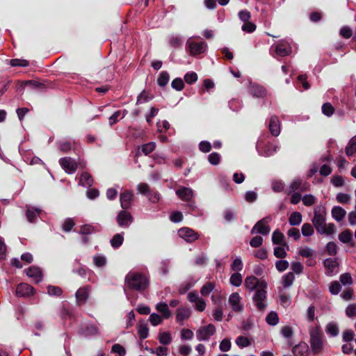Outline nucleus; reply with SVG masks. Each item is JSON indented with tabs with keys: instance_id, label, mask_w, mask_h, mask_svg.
Segmentation results:
<instances>
[{
	"instance_id": "obj_1",
	"label": "nucleus",
	"mask_w": 356,
	"mask_h": 356,
	"mask_svg": "<svg viewBox=\"0 0 356 356\" xmlns=\"http://www.w3.org/2000/svg\"><path fill=\"white\" fill-rule=\"evenodd\" d=\"M326 211L324 207H317L314 211L312 223L320 234L332 235L336 232V226L334 223H325Z\"/></svg>"
},
{
	"instance_id": "obj_2",
	"label": "nucleus",
	"mask_w": 356,
	"mask_h": 356,
	"mask_svg": "<svg viewBox=\"0 0 356 356\" xmlns=\"http://www.w3.org/2000/svg\"><path fill=\"white\" fill-rule=\"evenodd\" d=\"M148 284L147 277L140 273L129 272L125 277V284L131 289L143 291Z\"/></svg>"
},
{
	"instance_id": "obj_3",
	"label": "nucleus",
	"mask_w": 356,
	"mask_h": 356,
	"mask_svg": "<svg viewBox=\"0 0 356 356\" xmlns=\"http://www.w3.org/2000/svg\"><path fill=\"white\" fill-rule=\"evenodd\" d=\"M310 346L314 354L323 352L325 340L323 333L319 326H312L309 328Z\"/></svg>"
},
{
	"instance_id": "obj_4",
	"label": "nucleus",
	"mask_w": 356,
	"mask_h": 356,
	"mask_svg": "<svg viewBox=\"0 0 356 356\" xmlns=\"http://www.w3.org/2000/svg\"><path fill=\"white\" fill-rule=\"evenodd\" d=\"M59 164L65 172L68 174H72L76 172L79 165L84 168L86 164L81 161L76 162L74 159L71 157H63L60 159Z\"/></svg>"
},
{
	"instance_id": "obj_5",
	"label": "nucleus",
	"mask_w": 356,
	"mask_h": 356,
	"mask_svg": "<svg viewBox=\"0 0 356 356\" xmlns=\"http://www.w3.org/2000/svg\"><path fill=\"white\" fill-rule=\"evenodd\" d=\"M272 220L270 216H266L259 220L252 227L251 234H260L262 235H268L270 231L268 226L269 222Z\"/></svg>"
},
{
	"instance_id": "obj_6",
	"label": "nucleus",
	"mask_w": 356,
	"mask_h": 356,
	"mask_svg": "<svg viewBox=\"0 0 356 356\" xmlns=\"http://www.w3.org/2000/svg\"><path fill=\"white\" fill-rule=\"evenodd\" d=\"M244 285L250 291H257L260 288H267L268 286V284L264 280L258 279L253 275L248 276L245 279Z\"/></svg>"
},
{
	"instance_id": "obj_7",
	"label": "nucleus",
	"mask_w": 356,
	"mask_h": 356,
	"mask_svg": "<svg viewBox=\"0 0 356 356\" xmlns=\"http://www.w3.org/2000/svg\"><path fill=\"white\" fill-rule=\"evenodd\" d=\"M267 288H260L255 291L252 300L254 305L258 310H264L266 306Z\"/></svg>"
},
{
	"instance_id": "obj_8",
	"label": "nucleus",
	"mask_w": 356,
	"mask_h": 356,
	"mask_svg": "<svg viewBox=\"0 0 356 356\" xmlns=\"http://www.w3.org/2000/svg\"><path fill=\"white\" fill-rule=\"evenodd\" d=\"M187 49L191 56H197L204 53L207 48V44L204 41H194L188 40L186 42Z\"/></svg>"
},
{
	"instance_id": "obj_9",
	"label": "nucleus",
	"mask_w": 356,
	"mask_h": 356,
	"mask_svg": "<svg viewBox=\"0 0 356 356\" xmlns=\"http://www.w3.org/2000/svg\"><path fill=\"white\" fill-rule=\"evenodd\" d=\"M216 333V327L213 324H209L200 327L196 332L197 339L200 341H208Z\"/></svg>"
},
{
	"instance_id": "obj_10",
	"label": "nucleus",
	"mask_w": 356,
	"mask_h": 356,
	"mask_svg": "<svg viewBox=\"0 0 356 356\" xmlns=\"http://www.w3.org/2000/svg\"><path fill=\"white\" fill-rule=\"evenodd\" d=\"M228 302L234 312L240 313L244 310L242 298L238 293H232L229 297Z\"/></svg>"
},
{
	"instance_id": "obj_11",
	"label": "nucleus",
	"mask_w": 356,
	"mask_h": 356,
	"mask_svg": "<svg viewBox=\"0 0 356 356\" xmlns=\"http://www.w3.org/2000/svg\"><path fill=\"white\" fill-rule=\"evenodd\" d=\"M271 48H274L277 56L282 57L288 56L291 53V47L290 44L285 40L280 41L277 44L272 46Z\"/></svg>"
},
{
	"instance_id": "obj_12",
	"label": "nucleus",
	"mask_w": 356,
	"mask_h": 356,
	"mask_svg": "<svg viewBox=\"0 0 356 356\" xmlns=\"http://www.w3.org/2000/svg\"><path fill=\"white\" fill-rule=\"evenodd\" d=\"M178 235L188 243L194 242L199 238L197 232L188 227L179 229L178 230Z\"/></svg>"
},
{
	"instance_id": "obj_13",
	"label": "nucleus",
	"mask_w": 356,
	"mask_h": 356,
	"mask_svg": "<svg viewBox=\"0 0 356 356\" xmlns=\"http://www.w3.org/2000/svg\"><path fill=\"white\" fill-rule=\"evenodd\" d=\"M116 220L120 227L127 228L132 222L133 218L129 212L121 211L118 213Z\"/></svg>"
},
{
	"instance_id": "obj_14",
	"label": "nucleus",
	"mask_w": 356,
	"mask_h": 356,
	"mask_svg": "<svg viewBox=\"0 0 356 356\" xmlns=\"http://www.w3.org/2000/svg\"><path fill=\"white\" fill-rule=\"evenodd\" d=\"M309 185L307 182H303L300 179H295L289 185L287 189L289 194L296 191H300L301 192L309 190Z\"/></svg>"
},
{
	"instance_id": "obj_15",
	"label": "nucleus",
	"mask_w": 356,
	"mask_h": 356,
	"mask_svg": "<svg viewBox=\"0 0 356 356\" xmlns=\"http://www.w3.org/2000/svg\"><path fill=\"white\" fill-rule=\"evenodd\" d=\"M324 266L326 269L325 274L327 276H332L338 273L339 265L336 259L328 258L323 261Z\"/></svg>"
},
{
	"instance_id": "obj_16",
	"label": "nucleus",
	"mask_w": 356,
	"mask_h": 356,
	"mask_svg": "<svg viewBox=\"0 0 356 356\" xmlns=\"http://www.w3.org/2000/svg\"><path fill=\"white\" fill-rule=\"evenodd\" d=\"M90 291V287L89 286H85L77 290L75 296L78 305H81L86 303L88 298Z\"/></svg>"
},
{
	"instance_id": "obj_17",
	"label": "nucleus",
	"mask_w": 356,
	"mask_h": 356,
	"mask_svg": "<svg viewBox=\"0 0 356 356\" xmlns=\"http://www.w3.org/2000/svg\"><path fill=\"white\" fill-rule=\"evenodd\" d=\"M248 92L251 95L257 98L264 97L267 94L265 88L257 83H250Z\"/></svg>"
},
{
	"instance_id": "obj_18",
	"label": "nucleus",
	"mask_w": 356,
	"mask_h": 356,
	"mask_svg": "<svg viewBox=\"0 0 356 356\" xmlns=\"http://www.w3.org/2000/svg\"><path fill=\"white\" fill-rule=\"evenodd\" d=\"M34 289L26 283H21L17 285L16 289V296L18 297L29 296L33 293Z\"/></svg>"
},
{
	"instance_id": "obj_19",
	"label": "nucleus",
	"mask_w": 356,
	"mask_h": 356,
	"mask_svg": "<svg viewBox=\"0 0 356 356\" xmlns=\"http://www.w3.org/2000/svg\"><path fill=\"white\" fill-rule=\"evenodd\" d=\"M177 195L183 201L190 202L193 197V191L187 187H180L176 191Z\"/></svg>"
},
{
	"instance_id": "obj_20",
	"label": "nucleus",
	"mask_w": 356,
	"mask_h": 356,
	"mask_svg": "<svg viewBox=\"0 0 356 356\" xmlns=\"http://www.w3.org/2000/svg\"><path fill=\"white\" fill-rule=\"evenodd\" d=\"M133 197L134 194L131 191H125L120 193V200L122 209H127L131 207Z\"/></svg>"
},
{
	"instance_id": "obj_21",
	"label": "nucleus",
	"mask_w": 356,
	"mask_h": 356,
	"mask_svg": "<svg viewBox=\"0 0 356 356\" xmlns=\"http://www.w3.org/2000/svg\"><path fill=\"white\" fill-rule=\"evenodd\" d=\"M268 129L273 136H277L280 134V122L277 116L273 115L270 118Z\"/></svg>"
},
{
	"instance_id": "obj_22",
	"label": "nucleus",
	"mask_w": 356,
	"mask_h": 356,
	"mask_svg": "<svg viewBox=\"0 0 356 356\" xmlns=\"http://www.w3.org/2000/svg\"><path fill=\"white\" fill-rule=\"evenodd\" d=\"M26 275L31 277L35 283L42 280V271L40 268L35 266H31L26 270Z\"/></svg>"
},
{
	"instance_id": "obj_23",
	"label": "nucleus",
	"mask_w": 356,
	"mask_h": 356,
	"mask_svg": "<svg viewBox=\"0 0 356 356\" xmlns=\"http://www.w3.org/2000/svg\"><path fill=\"white\" fill-rule=\"evenodd\" d=\"M138 334L140 339H146L149 335V328L147 323L145 320H141L137 325Z\"/></svg>"
},
{
	"instance_id": "obj_24",
	"label": "nucleus",
	"mask_w": 356,
	"mask_h": 356,
	"mask_svg": "<svg viewBox=\"0 0 356 356\" xmlns=\"http://www.w3.org/2000/svg\"><path fill=\"white\" fill-rule=\"evenodd\" d=\"M332 216L337 222H341L345 217L346 211L341 207H334L332 209Z\"/></svg>"
},
{
	"instance_id": "obj_25",
	"label": "nucleus",
	"mask_w": 356,
	"mask_h": 356,
	"mask_svg": "<svg viewBox=\"0 0 356 356\" xmlns=\"http://www.w3.org/2000/svg\"><path fill=\"white\" fill-rule=\"evenodd\" d=\"M93 184V179L90 174L87 172L81 173L79 184L83 187H90Z\"/></svg>"
},
{
	"instance_id": "obj_26",
	"label": "nucleus",
	"mask_w": 356,
	"mask_h": 356,
	"mask_svg": "<svg viewBox=\"0 0 356 356\" xmlns=\"http://www.w3.org/2000/svg\"><path fill=\"white\" fill-rule=\"evenodd\" d=\"M346 154L348 156H351L356 154V136L349 140L346 147Z\"/></svg>"
},
{
	"instance_id": "obj_27",
	"label": "nucleus",
	"mask_w": 356,
	"mask_h": 356,
	"mask_svg": "<svg viewBox=\"0 0 356 356\" xmlns=\"http://www.w3.org/2000/svg\"><path fill=\"white\" fill-rule=\"evenodd\" d=\"M191 316V311L186 308H179L176 316V319L178 322L184 321L188 319Z\"/></svg>"
},
{
	"instance_id": "obj_28",
	"label": "nucleus",
	"mask_w": 356,
	"mask_h": 356,
	"mask_svg": "<svg viewBox=\"0 0 356 356\" xmlns=\"http://www.w3.org/2000/svg\"><path fill=\"white\" fill-rule=\"evenodd\" d=\"M124 241V234L119 233L115 234L110 241L111 245L113 248H118L123 243Z\"/></svg>"
},
{
	"instance_id": "obj_29",
	"label": "nucleus",
	"mask_w": 356,
	"mask_h": 356,
	"mask_svg": "<svg viewBox=\"0 0 356 356\" xmlns=\"http://www.w3.org/2000/svg\"><path fill=\"white\" fill-rule=\"evenodd\" d=\"M156 309L162 314L164 318H168L171 316V312L168 308V306L165 302H159L156 306Z\"/></svg>"
},
{
	"instance_id": "obj_30",
	"label": "nucleus",
	"mask_w": 356,
	"mask_h": 356,
	"mask_svg": "<svg viewBox=\"0 0 356 356\" xmlns=\"http://www.w3.org/2000/svg\"><path fill=\"white\" fill-rule=\"evenodd\" d=\"M40 213V210L37 208H27L26 211V216L27 220L30 222H33L35 221L37 216H39Z\"/></svg>"
},
{
	"instance_id": "obj_31",
	"label": "nucleus",
	"mask_w": 356,
	"mask_h": 356,
	"mask_svg": "<svg viewBox=\"0 0 356 356\" xmlns=\"http://www.w3.org/2000/svg\"><path fill=\"white\" fill-rule=\"evenodd\" d=\"M285 248L289 250V247L286 243H283L281 246L275 247L274 248V255L280 259L285 258L286 257V252Z\"/></svg>"
},
{
	"instance_id": "obj_32",
	"label": "nucleus",
	"mask_w": 356,
	"mask_h": 356,
	"mask_svg": "<svg viewBox=\"0 0 356 356\" xmlns=\"http://www.w3.org/2000/svg\"><path fill=\"white\" fill-rule=\"evenodd\" d=\"M158 339L159 343L162 345H169L172 339L170 332H162L159 334Z\"/></svg>"
},
{
	"instance_id": "obj_33",
	"label": "nucleus",
	"mask_w": 356,
	"mask_h": 356,
	"mask_svg": "<svg viewBox=\"0 0 356 356\" xmlns=\"http://www.w3.org/2000/svg\"><path fill=\"white\" fill-rule=\"evenodd\" d=\"M339 239L343 243H349L353 241V234L350 229H346L339 235Z\"/></svg>"
},
{
	"instance_id": "obj_34",
	"label": "nucleus",
	"mask_w": 356,
	"mask_h": 356,
	"mask_svg": "<svg viewBox=\"0 0 356 356\" xmlns=\"http://www.w3.org/2000/svg\"><path fill=\"white\" fill-rule=\"evenodd\" d=\"M302 222V214L300 212H293L289 218L291 226L299 225Z\"/></svg>"
},
{
	"instance_id": "obj_35",
	"label": "nucleus",
	"mask_w": 356,
	"mask_h": 356,
	"mask_svg": "<svg viewBox=\"0 0 356 356\" xmlns=\"http://www.w3.org/2000/svg\"><path fill=\"white\" fill-rule=\"evenodd\" d=\"M298 253L300 256L306 258H313L316 255L315 250L307 246L299 248Z\"/></svg>"
},
{
	"instance_id": "obj_36",
	"label": "nucleus",
	"mask_w": 356,
	"mask_h": 356,
	"mask_svg": "<svg viewBox=\"0 0 356 356\" xmlns=\"http://www.w3.org/2000/svg\"><path fill=\"white\" fill-rule=\"evenodd\" d=\"M216 284L213 282H207L202 286L200 293L203 296H208L215 289Z\"/></svg>"
},
{
	"instance_id": "obj_37",
	"label": "nucleus",
	"mask_w": 356,
	"mask_h": 356,
	"mask_svg": "<svg viewBox=\"0 0 356 356\" xmlns=\"http://www.w3.org/2000/svg\"><path fill=\"white\" fill-rule=\"evenodd\" d=\"M284 234L280 232L278 229H276L272 235V241L273 244L282 245L284 243Z\"/></svg>"
},
{
	"instance_id": "obj_38",
	"label": "nucleus",
	"mask_w": 356,
	"mask_h": 356,
	"mask_svg": "<svg viewBox=\"0 0 356 356\" xmlns=\"http://www.w3.org/2000/svg\"><path fill=\"white\" fill-rule=\"evenodd\" d=\"M73 144H75V143L70 140L60 141L58 143V148L63 152L66 153L72 149Z\"/></svg>"
},
{
	"instance_id": "obj_39",
	"label": "nucleus",
	"mask_w": 356,
	"mask_h": 356,
	"mask_svg": "<svg viewBox=\"0 0 356 356\" xmlns=\"http://www.w3.org/2000/svg\"><path fill=\"white\" fill-rule=\"evenodd\" d=\"M127 113V111H124L123 115L122 116H121L120 111H115L108 119L109 124L112 126L114 124L117 123L119 121V119H122L126 115Z\"/></svg>"
},
{
	"instance_id": "obj_40",
	"label": "nucleus",
	"mask_w": 356,
	"mask_h": 356,
	"mask_svg": "<svg viewBox=\"0 0 356 356\" xmlns=\"http://www.w3.org/2000/svg\"><path fill=\"white\" fill-rule=\"evenodd\" d=\"M295 280V276L293 273L289 272L282 277V284L284 287H289L292 285Z\"/></svg>"
},
{
	"instance_id": "obj_41",
	"label": "nucleus",
	"mask_w": 356,
	"mask_h": 356,
	"mask_svg": "<svg viewBox=\"0 0 356 356\" xmlns=\"http://www.w3.org/2000/svg\"><path fill=\"white\" fill-rule=\"evenodd\" d=\"M325 330L327 334H330L332 337H336L339 334V327L337 325L334 323H329L326 327Z\"/></svg>"
},
{
	"instance_id": "obj_42",
	"label": "nucleus",
	"mask_w": 356,
	"mask_h": 356,
	"mask_svg": "<svg viewBox=\"0 0 356 356\" xmlns=\"http://www.w3.org/2000/svg\"><path fill=\"white\" fill-rule=\"evenodd\" d=\"M242 280H243V277L238 272L232 274L229 279L231 284L234 286H239L242 283Z\"/></svg>"
},
{
	"instance_id": "obj_43",
	"label": "nucleus",
	"mask_w": 356,
	"mask_h": 356,
	"mask_svg": "<svg viewBox=\"0 0 356 356\" xmlns=\"http://www.w3.org/2000/svg\"><path fill=\"white\" fill-rule=\"evenodd\" d=\"M266 321L267 323L269 324L270 325H276L279 322L277 314L275 312H270L267 315Z\"/></svg>"
},
{
	"instance_id": "obj_44",
	"label": "nucleus",
	"mask_w": 356,
	"mask_h": 356,
	"mask_svg": "<svg viewBox=\"0 0 356 356\" xmlns=\"http://www.w3.org/2000/svg\"><path fill=\"white\" fill-rule=\"evenodd\" d=\"M321 109H322V113L327 117L332 116L333 115V113H334V108L329 102H326V103L323 104Z\"/></svg>"
},
{
	"instance_id": "obj_45",
	"label": "nucleus",
	"mask_w": 356,
	"mask_h": 356,
	"mask_svg": "<svg viewBox=\"0 0 356 356\" xmlns=\"http://www.w3.org/2000/svg\"><path fill=\"white\" fill-rule=\"evenodd\" d=\"M169 79H170L169 74L167 72L163 71V72H161V74L157 79V83L160 86H165L168 83Z\"/></svg>"
},
{
	"instance_id": "obj_46",
	"label": "nucleus",
	"mask_w": 356,
	"mask_h": 356,
	"mask_svg": "<svg viewBox=\"0 0 356 356\" xmlns=\"http://www.w3.org/2000/svg\"><path fill=\"white\" fill-rule=\"evenodd\" d=\"M301 231L304 236H311L314 233V229L309 223H304L302 226Z\"/></svg>"
},
{
	"instance_id": "obj_47",
	"label": "nucleus",
	"mask_w": 356,
	"mask_h": 356,
	"mask_svg": "<svg viewBox=\"0 0 356 356\" xmlns=\"http://www.w3.org/2000/svg\"><path fill=\"white\" fill-rule=\"evenodd\" d=\"M155 147H156V144L153 142H151V143H148L143 145L141 146L140 149H141V152L145 155H148L149 154L152 153L155 149Z\"/></svg>"
},
{
	"instance_id": "obj_48",
	"label": "nucleus",
	"mask_w": 356,
	"mask_h": 356,
	"mask_svg": "<svg viewBox=\"0 0 356 356\" xmlns=\"http://www.w3.org/2000/svg\"><path fill=\"white\" fill-rule=\"evenodd\" d=\"M137 191L138 193L147 196L152 190L150 189V187L147 184L140 183L137 186Z\"/></svg>"
},
{
	"instance_id": "obj_49",
	"label": "nucleus",
	"mask_w": 356,
	"mask_h": 356,
	"mask_svg": "<svg viewBox=\"0 0 356 356\" xmlns=\"http://www.w3.org/2000/svg\"><path fill=\"white\" fill-rule=\"evenodd\" d=\"M93 261L96 266L102 267L106 264V259L104 256L96 254L93 257Z\"/></svg>"
},
{
	"instance_id": "obj_50",
	"label": "nucleus",
	"mask_w": 356,
	"mask_h": 356,
	"mask_svg": "<svg viewBox=\"0 0 356 356\" xmlns=\"http://www.w3.org/2000/svg\"><path fill=\"white\" fill-rule=\"evenodd\" d=\"M302 201L304 205L310 207L315 204L316 198L314 195L309 194L304 195L302 198Z\"/></svg>"
},
{
	"instance_id": "obj_51",
	"label": "nucleus",
	"mask_w": 356,
	"mask_h": 356,
	"mask_svg": "<svg viewBox=\"0 0 356 356\" xmlns=\"http://www.w3.org/2000/svg\"><path fill=\"white\" fill-rule=\"evenodd\" d=\"M10 64L13 67H27L29 65V63L28 60L24 59L15 58L10 60Z\"/></svg>"
},
{
	"instance_id": "obj_52",
	"label": "nucleus",
	"mask_w": 356,
	"mask_h": 356,
	"mask_svg": "<svg viewBox=\"0 0 356 356\" xmlns=\"http://www.w3.org/2000/svg\"><path fill=\"white\" fill-rule=\"evenodd\" d=\"M338 247L334 242H329L326 245V251L330 256H334L337 253Z\"/></svg>"
},
{
	"instance_id": "obj_53",
	"label": "nucleus",
	"mask_w": 356,
	"mask_h": 356,
	"mask_svg": "<svg viewBox=\"0 0 356 356\" xmlns=\"http://www.w3.org/2000/svg\"><path fill=\"white\" fill-rule=\"evenodd\" d=\"M75 223L73 219L72 218H67L65 220L64 222L62 225V229L64 232H68L72 230L73 227L74 226Z\"/></svg>"
},
{
	"instance_id": "obj_54",
	"label": "nucleus",
	"mask_w": 356,
	"mask_h": 356,
	"mask_svg": "<svg viewBox=\"0 0 356 356\" xmlns=\"http://www.w3.org/2000/svg\"><path fill=\"white\" fill-rule=\"evenodd\" d=\"M336 200L339 203L347 204L350 200V195L347 193H339L337 195Z\"/></svg>"
},
{
	"instance_id": "obj_55",
	"label": "nucleus",
	"mask_w": 356,
	"mask_h": 356,
	"mask_svg": "<svg viewBox=\"0 0 356 356\" xmlns=\"http://www.w3.org/2000/svg\"><path fill=\"white\" fill-rule=\"evenodd\" d=\"M171 86L176 90L181 91L184 87V83L181 78H176L172 81Z\"/></svg>"
},
{
	"instance_id": "obj_56",
	"label": "nucleus",
	"mask_w": 356,
	"mask_h": 356,
	"mask_svg": "<svg viewBox=\"0 0 356 356\" xmlns=\"http://www.w3.org/2000/svg\"><path fill=\"white\" fill-rule=\"evenodd\" d=\"M289 266V262L286 260H278L275 262L276 269L280 272H283L288 268Z\"/></svg>"
},
{
	"instance_id": "obj_57",
	"label": "nucleus",
	"mask_w": 356,
	"mask_h": 356,
	"mask_svg": "<svg viewBox=\"0 0 356 356\" xmlns=\"http://www.w3.org/2000/svg\"><path fill=\"white\" fill-rule=\"evenodd\" d=\"M236 343L241 348H245L250 345V341L248 338L240 336L236 339Z\"/></svg>"
},
{
	"instance_id": "obj_58",
	"label": "nucleus",
	"mask_w": 356,
	"mask_h": 356,
	"mask_svg": "<svg viewBox=\"0 0 356 356\" xmlns=\"http://www.w3.org/2000/svg\"><path fill=\"white\" fill-rule=\"evenodd\" d=\"M346 314L350 318L356 317V303L350 304L347 306Z\"/></svg>"
},
{
	"instance_id": "obj_59",
	"label": "nucleus",
	"mask_w": 356,
	"mask_h": 356,
	"mask_svg": "<svg viewBox=\"0 0 356 356\" xmlns=\"http://www.w3.org/2000/svg\"><path fill=\"white\" fill-rule=\"evenodd\" d=\"M341 289L340 284L337 281H334L331 282L329 290L332 295H337L340 292Z\"/></svg>"
},
{
	"instance_id": "obj_60",
	"label": "nucleus",
	"mask_w": 356,
	"mask_h": 356,
	"mask_svg": "<svg viewBox=\"0 0 356 356\" xmlns=\"http://www.w3.org/2000/svg\"><path fill=\"white\" fill-rule=\"evenodd\" d=\"M185 81L188 84H192L197 80V75L195 72H188L184 76Z\"/></svg>"
},
{
	"instance_id": "obj_61",
	"label": "nucleus",
	"mask_w": 356,
	"mask_h": 356,
	"mask_svg": "<svg viewBox=\"0 0 356 356\" xmlns=\"http://www.w3.org/2000/svg\"><path fill=\"white\" fill-rule=\"evenodd\" d=\"M208 160L211 165H218L220 161V155L218 153L213 152L208 156Z\"/></svg>"
},
{
	"instance_id": "obj_62",
	"label": "nucleus",
	"mask_w": 356,
	"mask_h": 356,
	"mask_svg": "<svg viewBox=\"0 0 356 356\" xmlns=\"http://www.w3.org/2000/svg\"><path fill=\"white\" fill-rule=\"evenodd\" d=\"M112 352L118 354L119 356H124L126 350L120 344L115 343L112 346Z\"/></svg>"
},
{
	"instance_id": "obj_63",
	"label": "nucleus",
	"mask_w": 356,
	"mask_h": 356,
	"mask_svg": "<svg viewBox=\"0 0 356 356\" xmlns=\"http://www.w3.org/2000/svg\"><path fill=\"white\" fill-rule=\"evenodd\" d=\"M47 292L50 296H60L62 294V289L58 286H49Z\"/></svg>"
},
{
	"instance_id": "obj_64",
	"label": "nucleus",
	"mask_w": 356,
	"mask_h": 356,
	"mask_svg": "<svg viewBox=\"0 0 356 356\" xmlns=\"http://www.w3.org/2000/svg\"><path fill=\"white\" fill-rule=\"evenodd\" d=\"M149 321L153 326H156L162 323V318L159 314L153 313L149 316Z\"/></svg>"
}]
</instances>
